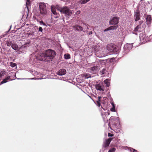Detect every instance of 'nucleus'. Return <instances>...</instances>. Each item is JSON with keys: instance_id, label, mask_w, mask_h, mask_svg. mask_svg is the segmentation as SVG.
Instances as JSON below:
<instances>
[{"instance_id": "obj_34", "label": "nucleus", "mask_w": 152, "mask_h": 152, "mask_svg": "<svg viewBox=\"0 0 152 152\" xmlns=\"http://www.w3.org/2000/svg\"><path fill=\"white\" fill-rule=\"evenodd\" d=\"M113 136V134H112L110 133H109L108 134V136L109 137H112Z\"/></svg>"}, {"instance_id": "obj_23", "label": "nucleus", "mask_w": 152, "mask_h": 152, "mask_svg": "<svg viewBox=\"0 0 152 152\" xmlns=\"http://www.w3.org/2000/svg\"><path fill=\"white\" fill-rule=\"evenodd\" d=\"M90 0H80V1L81 4H85L89 1Z\"/></svg>"}, {"instance_id": "obj_9", "label": "nucleus", "mask_w": 152, "mask_h": 152, "mask_svg": "<svg viewBox=\"0 0 152 152\" xmlns=\"http://www.w3.org/2000/svg\"><path fill=\"white\" fill-rule=\"evenodd\" d=\"M118 22V18L114 17L110 21V24H117Z\"/></svg>"}, {"instance_id": "obj_18", "label": "nucleus", "mask_w": 152, "mask_h": 152, "mask_svg": "<svg viewBox=\"0 0 152 152\" xmlns=\"http://www.w3.org/2000/svg\"><path fill=\"white\" fill-rule=\"evenodd\" d=\"M83 76L86 79H88L91 77V75L89 73H84L83 74Z\"/></svg>"}, {"instance_id": "obj_6", "label": "nucleus", "mask_w": 152, "mask_h": 152, "mask_svg": "<svg viewBox=\"0 0 152 152\" xmlns=\"http://www.w3.org/2000/svg\"><path fill=\"white\" fill-rule=\"evenodd\" d=\"M99 67L98 66H94L88 69V72L92 73H95L99 70Z\"/></svg>"}, {"instance_id": "obj_3", "label": "nucleus", "mask_w": 152, "mask_h": 152, "mask_svg": "<svg viewBox=\"0 0 152 152\" xmlns=\"http://www.w3.org/2000/svg\"><path fill=\"white\" fill-rule=\"evenodd\" d=\"M58 10L61 13H64L68 16H70L72 13L71 11L66 7L58 8Z\"/></svg>"}, {"instance_id": "obj_28", "label": "nucleus", "mask_w": 152, "mask_h": 152, "mask_svg": "<svg viewBox=\"0 0 152 152\" xmlns=\"http://www.w3.org/2000/svg\"><path fill=\"white\" fill-rule=\"evenodd\" d=\"M116 149L115 148H113L110 150L108 152H115Z\"/></svg>"}, {"instance_id": "obj_16", "label": "nucleus", "mask_w": 152, "mask_h": 152, "mask_svg": "<svg viewBox=\"0 0 152 152\" xmlns=\"http://www.w3.org/2000/svg\"><path fill=\"white\" fill-rule=\"evenodd\" d=\"M10 78V76H8L4 79L0 83V85L4 83H5L7 82V80H8Z\"/></svg>"}, {"instance_id": "obj_15", "label": "nucleus", "mask_w": 152, "mask_h": 152, "mask_svg": "<svg viewBox=\"0 0 152 152\" xmlns=\"http://www.w3.org/2000/svg\"><path fill=\"white\" fill-rule=\"evenodd\" d=\"M73 28L77 31H83V28L79 26H76L73 27Z\"/></svg>"}, {"instance_id": "obj_38", "label": "nucleus", "mask_w": 152, "mask_h": 152, "mask_svg": "<svg viewBox=\"0 0 152 152\" xmlns=\"http://www.w3.org/2000/svg\"><path fill=\"white\" fill-rule=\"evenodd\" d=\"M80 11H77V12L76 14H79L80 13Z\"/></svg>"}, {"instance_id": "obj_30", "label": "nucleus", "mask_w": 152, "mask_h": 152, "mask_svg": "<svg viewBox=\"0 0 152 152\" xmlns=\"http://www.w3.org/2000/svg\"><path fill=\"white\" fill-rule=\"evenodd\" d=\"M5 72L4 71H2L0 73V77H1V76L4 75L5 74Z\"/></svg>"}, {"instance_id": "obj_24", "label": "nucleus", "mask_w": 152, "mask_h": 152, "mask_svg": "<svg viewBox=\"0 0 152 152\" xmlns=\"http://www.w3.org/2000/svg\"><path fill=\"white\" fill-rule=\"evenodd\" d=\"M10 65L12 67H14L16 66V64L15 63L12 62H10Z\"/></svg>"}, {"instance_id": "obj_12", "label": "nucleus", "mask_w": 152, "mask_h": 152, "mask_svg": "<svg viewBox=\"0 0 152 152\" xmlns=\"http://www.w3.org/2000/svg\"><path fill=\"white\" fill-rule=\"evenodd\" d=\"M66 73V71L65 69H62L58 71L57 73V75H65Z\"/></svg>"}, {"instance_id": "obj_31", "label": "nucleus", "mask_w": 152, "mask_h": 152, "mask_svg": "<svg viewBox=\"0 0 152 152\" xmlns=\"http://www.w3.org/2000/svg\"><path fill=\"white\" fill-rule=\"evenodd\" d=\"M30 0H26V6H27V7L28 6V5L29 4H30Z\"/></svg>"}, {"instance_id": "obj_29", "label": "nucleus", "mask_w": 152, "mask_h": 152, "mask_svg": "<svg viewBox=\"0 0 152 152\" xmlns=\"http://www.w3.org/2000/svg\"><path fill=\"white\" fill-rule=\"evenodd\" d=\"M106 72V69H103L101 71V75H103Z\"/></svg>"}, {"instance_id": "obj_33", "label": "nucleus", "mask_w": 152, "mask_h": 152, "mask_svg": "<svg viewBox=\"0 0 152 152\" xmlns=\"http://www.w3.org/2000/svg\"><path fill=\"white\" fill-rule=\"evenodd\" d=\"M43 31V29L41 27H39V31L42 32Z\"/></svg>"}, {"instance_id": "obj_42", "label": "nucleus", "mask_w": 152, "mask_h": 152, "mask_svg": "<svg viewBox=\"0 0 152 152\" xmlns=\"http://www.w3.org/2000/svg\"><path fill=\"white\" fill-rule=\"evenodd\" d=\"M12 74L14 75H15V74L14 73H12Z\"/></svg>"}, {"instance_id": "obj_41", "label": "nucleus", "mask_w": 152, "mask_h": 152, "mask_svg": "<svg viewBox=\"0 0 152 152\" xmlns=\"http://www.w3.org/2000/svg\"><path fill=\"white\" fill-rule=\"evenodd\" d=\"M11 26H10V29H9V30H10V29H11Z\"/></svg>"}, {"instance_id": "obj_35", "label": "nucleus", "mask_w": 152, "mask_h": 152, "mask_svg": "<svg viewBox=\"0 0 152 152\" xmlns=\"http://www.w3.org/2000/svg\"><path fill=\"white\" fill-rule=\"evenodd\" d=\"M87 34L88 35H90L92 34V31H90L88 32H87Z\"/></svg>"}, {"instance_id": "obj_7", "label": "nucleus", "mask_w": 152, "mask_h": 152, "mask_svg": "<svg viewBox=\"0 0 152 152\" xmlns=\"http://www.w3.org/2000/svg\"><path fill=\"white\" fill-rule=\"evenodd\" d=\"M134 18L135 21H137L140 20V16L139 10H137L134 12Z\"/></svg>"}, {"instance_id": "obj_10", "label": "nucleus", "mask_w": 152, "mask_h": 152, "mask_svg": "<svg viewBox=\"0 0 152 152\" xmlns=\"http://www.w3.org/2000/svg\"><path fill=\"white\" fill-rule=\"evenodd\" d=\"M26 46L25 45H22L20 48H19L18 45L16 44H12V48L15 50H18L20 49V48H25Z\"/></svg>"}, {"instance_id": "obj_32", "label": "nucleus", "mask_w": 152, "mask_h": 152, "mask_svg": "<svg viewBox=\"0 0 152 152\" xmlns=\"http://www.w3.org/2000/svg\"><path fill=\"white\" fill-rule=\"evenodd\" d=\"M40 24L41 25H42L44 26H45V24L42 21H40Z\"/></svg>"}, {"instance_id": "obj_5", "label": "nucleus", "mask_w": 152, "mask_h": 152, "mask_svg": "<svg viewBox=\"0 0 152 152\" xmlns=\"http://www.w3.org/2000/svg\"><path fill=\"white\" fill-rule=\"evenodd\" d=\"M95 88L98 91H99L102 94H104V85L102 83L97 84L95 85Z\"/></svg>"}, {"instance_id": "obj_20", "label": "nucleus", "mask_w": 152, "mask_h": 152, "mask_svg": "<svg viewBox=\"0 0 152 152\" xmlns=\"http://www.w3.org/2000/svg\"><path fill=\"white\" fill-rule=\"evenodd\" d=\"M145 37V35L142 33H141L140 34V40H143Z\"/></svg>"}, {"instance_id": "obj_45", "label": "nucleus", "mask_w": 152, "mask_h": 152, "mask_svg": "<svg viewBox=\"0 0 152 152\" xmlns=\"http://www.w3.org/2000/svg\"><path fill=\"white\" fill-rule=\"evenodd\" d=\"M20 79V78H19V79Z\"/></svg>"}, {"instance_id": "obj_17", "label": "nucleus", "mask_w": 152, "mask_h": 152, "mask_svg": "<svg viewBox=\"0 0 152 152\" xmlns=\"http://www.w3.org/2000/svg\"><path fill=\"white\" fill-rule=\"evenodd\" d=\"M104 83L106 85L107 87H108L110 85V81L109 80L106 79L104 81Z\"/></svg>"}, {"instance_id": "obj_37", "label": "nucleus", "mask_w": 152, "mask_h": 152, "mask_svg": "<svg viewBox=\"0 0 152 152\" xmlns=\"http://www.w3.org/2000/svg\"><path fill=\"white\" fill-rule=\"evenodd\" d=\"M109 29V28L107 29H105L104 30V31H107L110 30Z\"/></svg>"}, {"instance_id": "obj_44", "label": "nucleus", "mask_w": 152, "mask_h": 152, "mask_svg": "<svg viewBox=\"0 0 152 152\" xmlns=\"http://www.w3.org/2000/svg\"><path fill=\"white\" fill-rule=\"evenodd\" d=\"M1 60H0V63H1Z\"/></svg>"}, {"instance_id": "obj_46", "label": "nucleus", "mask_w": 152, "mask_h": 152, "mask_svg": "<svg viewBox=\"0 0 152 152\" xmlns=\"http://www.w3.org/2000/svg\"><path fill=\"white\" fill-rule=\"evenodd\" d=\"M95 34H96V33L95 32Z\"/></svg>"}, {"instance_id": "obj_1", "label": "nucleus", "mask_w": 152, "mask_h": 152, "mask_svg": "<svg viewBox=\"0 0 152 152\" xmlns=\"http://www.w3.org/2000/svg\"><path fill=\"white\" fill-rule=\"evenodd\" d=\"M56 54V52L54 50L48 49L45 53H41L40 57L38 59L44 61H50L54 58Z\"/></svg>"}, {"instance_id": "obj_13", "label": "nucleus", "mask_w": 152, "mask_h": 152, "mask_svg": "<svg viewBox=\"0 0 152 152\" xmlns=\"http://www.w3.org/2000/svg\"><path fill=\"white\" fill-rule=\"evenodd\" d=\"M51 11L53 15H56V16L54 17L55 18H57L58 17V15H57L56 12L55 7L53 6H51Z\"/></svg>"}, {"instance_id": "obj_27", "label": "nucleus", "mask_w": 152, "mask_h": 152, "mask_svg": "<svg viewBox=\"0 0 152 152\" xmlns=\"http://www.w3.org/2000/svg\"><path fill=\"white\" fill-rule=\"evenodd\" d=\"M6 44L8 46H12V43L10 41H7V42Z\"/></svg>"}, {"instance_id": "obj_14", "label": "nucleus", "mask_w": 152, "mask_h": 152, "mask_svg": "<svg viewBox=\"0 0 152 152\" xmlns=\"http://www.w3.org/2000/svg\"><path fill=\"white\" fill-rule=\"evenodd\" d=\"M151 17L150 15H148L147 16L146 21L148 25H150L151 23Z\"/></svg>"}, {"instance_id": "obj_2", "label": "nucleus", "mask_w": 152, "mask_h": 152, "mask_svg": "<svg viewBox=\"0 0 152 152\" xmlns=\"http://www.w3.org/2000/svg\"><path fill=\"white\" fill-rule=\"evenodd\" d=\"M39 7L41 14L43 15H45L47 13L46 4L44 3H40Z\"/></svg>"}, {"instance_id": "obj_22", "label": "nucleus", "mask_w": 152, "mask_h": 152, "mask_svg": "<svg viewBox=\"0 0 152 152\" xmlns=\"http://www.w3.org/2000/svg\"><path fill=\"white\" fill-rule=\"evenodd\" d=\"M101 98V97L99 96L98 97V100L96 102L97 103V105L99 106L100 107V99Z\"/></svg>"}, {"instance_id": "obj_19", "label": "nucleus", "mask_w": 152, "mask_h": 152, "mask_svg": "<svg viewBox=\"0 0 152 152\" xmlns=\"http://www.w3.org/2000/svg\"><path fill=\"white\" fill-rule=\"evenodd\" d=\"M107 49L109 51H112L113 50V48L112 46L110 45H108L107 46Z\"/></svg>"}, {"instance_id": "obj_4", "label": "nucleus", "mask_w": 152, "mask_h": 152, "mask_svg": "<svg viewBox=\"0 0 152 152\" xmlns=\"http://www.w3.org/2000/svg\"><path fill=\"white\" fill-rule=\"evenodd\" d=\"M143 22L142 20H140L139 21L138 25L134 29V31L139 32L143 29L145 25L143 24Z\"/></svg>"}, {"instance_id": "obj_11", "label": "nucleus", "mask_w": 152, "mask_h": 152, "mask_svg": "<svg viewBox=\"0 0 152 152\" xmlns=\"http://www.w3.org/2000/svg\"><path fill=\"white\" fill-rule=\"evenodd\" d=\"M112 139V138H109L108 139L106 140L105 141L104 143L103 146L104 147H108Z\"/></svg>"}, {"instance_id": "obj_21", "label": "nucleus", "mask_w": 152, "mask_h": 152, "mask_svg": "<svg viewBox=\"0 0 152 152\" xmlns=\"http://www.w3.org/2000/svg\"><path fill=\"white\" fill-rule=\"evenodd\" d=\"M64 58L65 59H68L70 58V56L69 54H65L64 55Z\"/></svg>"}, {"instance_id": "obj_36", "label": "nucleus", "mask_w": 152, "mask_h": 152, "mask_svg": "<svg viewBox=\"0 0 152 152\" xmlns=\"http://www.w3.org/2000/svg\"><path fill=\"white\" fill-rule=\"evenodd\" d=\"M41 79V78H31V79H31V80L35 79V80H36V79Z\"/></svg>"}, {"instance_id": "obj_25", "label": "nucleus", "mask_w": 152, "mask_h": 152, "mask_svg": "<svg viewBox=\"0 0 152 152\" xmlns=\"http://www.w3.org/2000/svg\"><path fill=\"white\" fill-rule=\"evenodd\" d=\"M109 29L110 30H113L114 29H116L117 28V27L115 26H112L109 27Z\"/></svg>"}, {"instance_id": "obj_40", "label": "nucleus", "mask_w": 152, "mask_h": 152, "mask_svg": "<svg viewBox=\"0 0 152 152\" xmlns=\"http://www.w3.org/2000/svg\"><path fill=\"white\" fill-rule=\"evenodd\" d=\"M96 27H94V28H93V30H94H94L95 29Z\"/></svg>"}, {"instance_id": "obj_43", "label": "nucleus", "mask_w": 152, "mask_h": 152, "mask_svg": "<svg viewBox=\"0 0 152 152\" xmlns=\"http://www.w3.org/2000/svg\"><path fill=\"white\" fill-rule=\"evenodd\" d=\"M87 29H88V27L87 26Z\"/></svg>"}, {"instance_id": "obj_39", "label": "nucleus", "mask_w": 152, "mask_h": 152, "mask_svg": "<svg viewBox=\"0 0 152 152\" xmlns=\"http://www.w3.org/2000/svg\"><path fill=\"white\" fill-rule=\"evenodd\" d=\"M96 36L99 39H100V37H99L97 35H96Z\"/></svg>"}, {"instance_id": "obj_8", "label": "nucleus", "mask_w": 152, "mask_h": 152, "mask_svg": "<svg viewBox=\"0 0 152 152\" xmlns=\"http://www.w3.org/2000/svg\"><path fill=\"white\" fill-rule=\"evenodd\" d=\"M132 44H127L125 45L124 47V49L126 52H127L132 49Z\"/></svg>"}, {"instance_id": "obj_26", "label": "nucleus", "mask_w": 152, "mask_h": 152, "mask_svg": "<svg viewBox=\"0 0 152 152\" xmlns=\"http://www.w3.org/2000/svg\"><path fill=\"white\" fill-rule=\"evenodd\" d=\"M112 104L113 106V107L110 109V110L112 112H115V109L114 104L113 103H112Z\"/></svg>"}]
</instances>
